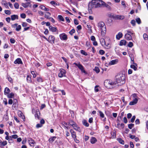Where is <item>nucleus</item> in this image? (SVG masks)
<instances>
[{
    "label": "nucleus",
    "instance_id": "2eb2a0df",
    "mask_svg": "<svg viewBox=\"0 0 148 148\" xmlns=\"http://www.w3.org/2000/svg\"><path fill=\"white\" fill-rule=\"evenodd\" d=\"M102 40L103 43L104 45H105L106 47L108 49H110L111 47V45L109 42H107L106 41H105L103 39H102Z\"/></svg>",
    "mask_w": 148,
    "mask_h": 148
},
{
    "label": "nucleus",
    "instance_id": "bf43d9fd",
    "mask_svg": "<svg viewBox=\"0 0 148 148\" xmlns=\"http://www.w3.org/2000/svg\"><path fill=\"white\" fill-rule=\"evenodd\" d=\"M15 40L13 38H11L10 39V42L11 43L13 44L14 43Z\"/></svg>",
    "mask_w": 148,
    "mask_h": 148
},
{
    "label": "nucleus",
    "instance_id": "4468645a",
    "mask_svg": "<svg viewBox=\"0 0 148 148\" xmlns=\"http://www.w3.org/2000/svg\"><path fill=\"white\" fill-rule=\"evenodd\" d=\"M138 99L137 98H133V100L130 102L129 105H132L136 104L138 102Z\"/></svg>",
    "mask_w": 148,
    "mask_h": 148
},
{
    "label": "nucleus",
    "instance_id": "79ce46f5",
    "mask_svg": "<svg viewBox=\"0 0 148 148\" xmlns=\"http://www.w3.org/2000/svg\"><path fill=\"white\" fill-rule=\"evenodd\" d=\"M112 136V138H114L116 137V133L114 132H112L111 133Z\"/></svg>",
    "mask_w": 148,
    "mask_h": 148
},
{
    "label": "nucleus",
    "instance_id": "e2e57ef3",
    "mask_svg": "<svg viewBox=\"0 0 148 148\" xmlns=\"http://www.w3.org/2000/svg\"><path fill=\"white\" fill-rule=\"evenodd\" d=\"M127 32L128 33L127 34H131V35H134V33L132 32L131 31L127 30Z\"/></svg>",
    "mask_w": 148,
    "mask_h": 148
},
{
    "label": "nucleus",
    "instance_id": "7ed1b4c3",
    "mask_svg": "<svg viewBox=\"0 0 148 148\" xmlns=\"http://www.w3.org/2000/svg\"><path fill=\"white\" fill-rule=\"evenodd\" d=\"M104 85L108 88H111L115 86V83L109 79L106 80L104 82Z\"/></svg>",
    "mask_w": 148,
    "mask_h": 148
},
{
    "label": "nucleus",
    "instance_id": "473e14b6",
    "mask_svg": "<svg viewBox=\"0 0 148 148\" xmlns=\"http://www.w3.org/2000/svg\"><path fill=\"white\" fill-rule=\"evenodd\" d=\"M18 137V136L16 134L13 135L12 136H10V139L9 140V141L10 140H12V138H13L16 139V138H17Z\"/></svg>",
    "mask_w": 148,
    "mask_h": 148
},
{
    "label": "nucleus",
    "instance_id": "6e6d98bb",
    "mask_svg": "<svg viewBox=\"0 0 148 148\" xmlns=\"http://www.w3.org/2000/svg\"><path fill=\"white\" fill-rule=\"evenodd\" d=\"M99 53L101 55H103L105 53V51L103 50H100L99 51Z\"/></svg>",
    "mask_w": 148,
    "mask_h": 148
},
{
    "label": "nucleus",
    "instance_id": "393cba45",
    "mask_svg": "<svg viewBox=\"0 0 148 148\" xmlns=\"http://www.w3.org/2000/svg\"><path fill=\"white\" fill-rule=\"evenodd\" d=\"M10 92L9 89L7 87L5 88L4 91V94L5 95L8 94Z\"/></svg>",
    "mask_w": 148,
    "mask_h": 148
},
{
    "label": "nucleus",
    "instance_id": "a19ab883",
    "mask_svg": "<svg viewBox=\"0 0 148 148\" xmlns=\"http://www.w3.org/2000/svg\"><path fill=\"white\" fill-rule=\"evenodd\" d=\"M21 26L20 25H18L17 26L16 29L17 31H20L21 29Z\"/></svg>",
    "mask_w": 148,
    "mask_h": 148
},
{
    "label": "nucleus",
    "instance_id": "4c0bfd02",
    "mask_svg": "<svg viewBox=\"0 0 148 148\" xmlns=\"http://www.w3.org/2000/svg\"><path fill=\"white\" fill-rule=\"evenodd\" d=\"M94 70L97 73H99V72H100V69L99 67H95V68L94 69Z\"/></svg>",
    "mask_w": 148,
    "mask_h": 148
},
{
    "label": "nucleus",
    "instance_id": "f03ea898",
    "mask_svg": "<svg viewBox=\"0 0 148 148\" xmlns=\"http://www.w3.org/2000/svg\"><path fill=\"white\" fill-rule=\"evenodd\" d=\"M99 28L101 29V34L102 37L105 36L106 32V25L104 22L100 21L98 24Z\"/></svg>",
    "mask_w": 148,
    "mask_h": 148
},
{
    "label": "nucleus",
    "instance_id": "603ef678",
    "mask_svg": "<svg viewBox=\"0 0 148 148\" xmlns=\"http://www.w3.org/2000/svg\"><path fill=\"white\" fill-rule=\"evenodd\" d=\"M21 17L22 18H25L26 17V15L24 13H22L21 14Z\"/></svg>",
    "mask_w": 148,
    "mask_h": 148
},
{
    "label": "nucleus",
    "instance_id": "0e129e2a",
    "mask_svg": "<svg viewBox=\"0 0 148 148\" xmlns=\"http://www.w3.org/2000/svg\"><path fill=\"white\" fill-rule=\"evenodd\" d=\"M38 14L41 16H42L44 15V13L41 11H38Z\"/></svg>",
    "mask_w": 148,
    "mask_h": 148
},
{
    "label": "nucleus",
    "instance_id": "6ab92c4d",
    "mask_svg": "<svg viewBox=\"0 0 148 148\" xmlns=\"http://www.w3.org/2000/svg\"><path fill=\"white\" fill-rule=\"evenodd\" d=\"M118 62V60L117 59H116L114 60H113L110 61L109 62V64L111 65H114L117 64Z\"/></svg>",
    "mask_w": 148,
    "mask_h": 148
},
{
    "label": "nucleus",
    "instance_id": "13d9d810",
    "mask_svg": "<svg viewBox=\"0 0 148 148\" xmlns=\"http://www.w3.org/2000/svg\"><path fill=\"white\" fill-rule=\"evenodd\" d=\"M131 23L133 26H134L135 25L136 22L134 20H132L131 21Z\"/></svg>",
    "mask_w": 148,
    "mask_h": 148
},
{
    "label": "nucleus",
    "instance_id": "dca6fc26",
    "mask_svg": "<svg viewBox=\"0 0 148 148\" xmlns=\"http://www.w3.org/2000/svg\"><path fill=\"white\" fill-rule=\"evenodd\" d=\"M1 3L2 5H4L6 8H9V7L8 6V3L6 1L2 0L1 2Z\"/></svg>",
    "mask_w": 148,
    "mask_h": 148
},
{
    "label": "nucleus",
    "instance_id": "09e8293b",
    "mask_svg": "<svg viewBox=\"0 0 148 148\" xmlns=\"http://www.w3.org/2000/svg\"><path fill=\"white\" fill-rule=\"evenodd\" d=\"M5 13L7 15H10L11 14V12L9 10H5L4 11Z\"/></svg>",
    "mask_w": 148,
    "mask_h": 148
},
{
    "label": "nucleus",
    "instance_id": "2f4dec72",
    "mask_svg": "<svg viewBox=\"0 0 148 148\" xmlns=\"http://www.w3.org/2000/svg\"><path fill=\"white\" fill-rule=\"evenodd\" d=\"M82 123L86 127H87L89 126V124L87 123V121L85 120L82 121Z\"/></svg>",
    "mask_w": 148,
    "mask_h": 148
},
{
    "label": "nucleus",
    "instance_id": "9b49d317",
    "mask_svg": "<svg viewBox=\"0 0 148 148\" xmlns=\"http://www.w3.org/2000/svg\"><path fill=\"white\" fill-rule=\"evenodd\" d=\"M94 4L93 1H92V0L91 2L89 3L88 7V10L89 11L91 10L92 9L95 8Z\"/></svg>",
    "mask_w": 148,
    "mask_h": 148
},
{
    "label": "nucleus",
    "instance_id": "4d7b16f0",
    "mask_svg": "<svg viewBox=\"0 0 148 148\" xmlns=\"http://www.w3.org/2000/svg\"><path fill=\"white\" fill-rule=\"evenodd\" d=\"M135 118H136V117L135 116H132V118L131 119V122H132V123H133L134 122L135 119Z\"/></svg>",
    "mask_w": 148,
    "mask_h": 148
},
{
    "label": "nucleus",
    "instance_id": "774afa93",
    "mask_svg": "<svg viewBox=\"0 0 148 148\" xmlns=\"http://www.w3.org/2000/svg\"><path fill=\"white\" fill-rule=\"evenodd\" d=\"M42 126V125L41 124H38L36 125V127L37 128H38L39 127H40Z\"/></svg>",
    "mask_w": 148,
    "mask_h": 148
},
{
    "label": "nucleus",
    "instance_id": "1a4fd4ad",
    "mask_svg": "<svg viewBox=\"0 0 148 148\" xmlns=\"http://www.w3.org/2000/svg\"><path fill=\"white\" fill-rule=\"evenodd\" d=\"M59 37L61 40H66L67 39V36L64 33L60 34Z\"/></svg>",
    "mask_w": 148,
    "mask_h": 148
},
{
    "label": "nucleus",
    "instance_id": "39448f33",
    "mask_svg": "<svg viewBox=\"0 0 148 148\" xmlns=\"http://www.w3.org/2000/svg\"><path fill=\"white\" fill-rule=\"evenodd\" d=\"M69 124L72 126L75 130L78 132H80V128L78 126L76 123L73 121L72 120H69Z\"/></svg>",
    "mask_w": 148,
    "mask_h": 148
},
{
    "label": "nucleus",
    "instance_id": "de8ad7c7",
    "mask_svg": "<svg viewBox=\"0 0 148 148\" xmlns=\"http://www.w3.org/2000/svg\"><path fill=\"white\" fill-rule=\"evenodd\" d=\"M131 68L134 69V70L136 71L137 70V67L134 65H131L130 66Z\"/></svg>",
    "mask_w": 148,
    "mask_h": 148
},
{
    "label": "nucleus",
    "instance_id": "49530a36",
    "mask_svg": "<svg viewBox=\"0 0 148 148\" xmlns=\"http://www.w3.org/2000/svg\"><path fill=\"white\" fill-rule=\"evenodd\" d=\"M22 6L24 8H27L28 6V3H23L22 4Z\"/></svg>",
    "mask_w": 148,
    "mask_h": 148
},
{
    "label": "nucleus",
    "instance_id": "8fccbe9b",
    "mask_svg": "<svg viewBox=\"0 0 148 148\" xmlns=\"http://www.w3.org/2000/svg\"><path fill=\"white\" fill-rule=\"evenodd\" d=\"M133 44L132 42H129L128 45V46L130 47H132L133 46Z\"/></svg>",
    "mask_w": 148,
    "mask_h": 148
},
{
    "label": "nucleus",
    "instance_id": "6e6552de",
    "mask_svg": "<svg viewBox=\"0 0 148 148\" xmlns=\"http://www.w3.org/2000/svg\"><path fill=\"white\" fill-rule=\"evenodd\" d=\"M125 16L122 15H116L114 16V18L116 20H123L125 19Z\"/></svg>",
    "mask_w": 148,
    "mask_h": 148
},
{
    "label": "nucleus",
    "instance_id": "4be33fe9",
    "mask_svg": "<svg viewBox=\"0 0 148 148\" xmlns=\"http://www.w3.org/2000/svg\"><path fill=\"white\" fill-rule=\"evenodd\" d=\"M57 137L55 136H52L49 139V141L51 143L53 142L56 138Z\"/></svg>",
    "mask_w": 148,
    "mask_h": 148
},
{
    "label": "nucleus",
    "instance_id": "0eeeda50",
    "mask_svg": "<svg viewBox=\"0 0 148 148\" xmlns=\"http://www.w3.org/2000/svg\"><path fill=\"white\" fill-rule=\"evenodd\" d=\"M60 72L58 74V76L60 77H62L65 75L66 71L63 69H60L59 70Z\"/></svg>",
    "mask_w": 148,
    "mask_h": 148
},
{
    "label": "nucleus",
    "instance_id": "338daca9",
    "mask_svg": "<svg viewBox=\"0 0 148 148\" xmlns=\"http://www.w3.org/2000/svg\"><path fill=\"white\" fill-rule=\"evenodd\" d=\"M124 125L123 123H121V126L120 127H119V129H122L124 127Z\"/></svg>",
    "mask_w": 148,
    "mask_h": 148
},
{
    "label": "nucleus",
    "instance_id": "f257e3e1",
    "mask_svg": "<svg viewBox=\"0 0 148 148\" xmlns=\"http://www.w3.org/2000/svg\"><path fill=\"white\" fill-rule=\"evenodd\" d=\"M115 85L121 86L124 84L125 82V77L124 74L120 73L117 74L115 77Z\"/></svg>",
    "mask_w": 148,
    "mask_h": 148
},
{
    "label": "nucleus",
    "instance_id": "864d4df0",
    "mask_svg": "<svg viewBox=\"0 0 148 148\" xmlns=\"http://www.w3.org/2000/svg\"><path fill=\"white\" fill-rule=\"evenodd\" d=\"M14 7L16 9H18L19 8V5L17 3H15L14 4Z\"/></svg>",
    "mask_w": 148,
    "mask_h": 148
},
{
    "label": "nucleus",
    "instance_id": "c9c22d12",
    "mask_svg": "<svg viewBox=\"0 0 148 148\" xmlns=\"http://www.w3.org/2000/svg\"><path fill=\"white\" fill-rule=\"evenodd\" d=\"M58 18L60 20V21H64V19L63 18V16L61 15H59L58 16Z\"/></svg>",
    "mask_w": 148,
    "mask_h": 148
},
{
    "label": "nucleus",
    "instance_id": "a878e982",
    "mask_svg": "<svg viewBox=\"0 0 148 148\" xmlns=\"http://www.w3.org/2000/svg\"><path fill=\"white\" fill-rule=\"evenodd\" d=\"M40 8L42 10L45 11H48L49 10V9L48 8H46L45 6L43 5L40 6Z\"/></svg>",
    "mask_w": 148,
    "mask_h": 148
},
{
    "label": "nucleus",
    "instance_id": "a18cd8bd",
    "mask_svg": "<svg viewBox=\"0 0 148 148\" xmlns=\"http://www.w3.org/2000/svg\"><path fill=\"white\" fill-rule=\"evenodd\" d=\"M134 125L133 124L131 123L128 125V127L129 129H131L134 127Z\"/></svg>",
    "mask_w": 148,
    "mask_h": 148
},
{
    "label": "nucleus",
    "instance_id": "f8f14e48",
    "mask_svg": "<svg viewBox=\"0 0 148 148\" xmlns=\"http://www.w3.org/2000/svg\"><path fill=\"white\" fill-rule=\"evenodd\" d=\"M28 140L30 146L32 147L34 146V145L36 143L31 138H28Z\"/></svg>",
    "mask_w": 148,
    "mask_h": 148
},
{
    "label": "nucleus",
    "instance_id": "9d476101",
    "mask_svg": "<svg viewBox=\"0 0 148 148\" xmlns=\"http://www.w3.org/2000/svg\"><path fill=\"white\" fill-rule=\"evenodd\" d=\"M98 112L99 113V115L101 119H102V120L104 121H106V118L105 117L104 114L101 111L98 110Z\"/></svg>",
    "mask_w": 148,
    "mask_h": 148
},
{
    "label": "nucleus",
    "instance_id": "c85d7f7f",
    "mask_svg": "<svg viewBox=\"0 0 148 148\" xmlns=\"http://www.w3.org/2000/svg\"><path fill=\"white\" fill-rule=\"evenodd\" d=\"M51 15V14L49 12H47L45 14V18L49 19L50 18L49 17Z\"/></svg>",
    "mask_w": 148,
    "mask_h": 148
},
{
    "label": "nucleus",
    "instance_id": "69168bd1",
    "mask_svg": "<svg viewBox=\"0 0 148 148\" xmlns=\"http://www.w3.org/2000/svg\"><path fill=\"white\" fill-rule=\"evenodd\" d=\"M27 24L25 22H23L22 24V25L23 27H25L27 26Z\"/></svg>",
    "mask_w": 148,
    "mask_h": 148
},
{
    "label": "nucleus",
    "instance_id": "ddd939ff",
    "mask_svg": "<svg viewBox=\"0 0 148 148\" xmlns=\"http://www.w3.org/2000/svg\"><path fill=\"white\" fill-rule=\"evenodd\" d=\"M55 41V37L53 36H49L48 41L51 43H54Z\"/></svg>",
    "mask_w": 148,
    "mask_h": 148
},
{
    "label": "nucleus",
    "instance_id": "5701e85b",
    "mask_svg": "<svg viewBox=\"0 0 148 148\" xmlns=\"http://www.w3.org/2000/svg\"><path fill=\"white\" fill-rule=\"evenodd\" d=\"M123 36L122 33L120 32H119L118 34L116 35V37L117 39L119 40Z\"/></svg>",
    "mask_w": 148,
    "mask_h": 148
},
{
    "label": "nucleus",
    "instance_id": "ea45409f",
    "mask_svg": "<svg viewBox=\"0 0 148 148\" xmlns=\"http://www.w3.org/2000/svg\"><path fill=\"white\" fill-rule=\"evenodd\" d=\"M14 96V94L13 92H11L10 94H9L8 95V97L9 98H12Z\"/></svg>",
    "mask_w": 148,
    "mask_h": 148
},
{
    "label": "nucleus",
    "instance_id": "e433bc0d",
    "mask_svg": "<svg viewBox=\"0 0 148 148\" xmlns=\"http://www.w3.org/2000/svg\"><path fill=\"white\" fill-rule=\"evenodd\" d=\"M37 81L38 82H43L42 79L40 77H37Z\"/></svg>",
    "mask_w": 148,
    "mask_h": 148
},
{
    "label": "nucleus",
    "instance_id": "f704fd0d",
    "mask_svg": "<svg viewBox=\"0 0 148 148\" xmlns=\"http://www.w3.org/2000/svg\"><path fill=\"white\" fill-rule=\"evenodd\" d=\"M27 80L28 82L31 83L32 81L31 77L29 75H27Z\"/></svg>",
    "mask_w": 148,
    "mask_h": 148
},
{
    "label": "nucleus",
    "instance_id": "423d86ee",
    "mask_svg": "<svg viewBox=\"0 0 148 148\" xmlns=\"http://www.w3.org/2000/svg\"><path fill=\"white\" fill-rule=\"evenodd\" d=\"M74 64L78 67L81 70L82 72L85 73H86V71L84 69V67L83 66L79 63H74Z\"/></svg>",
    "mask_w": 148,
    "mask_h": 148
},
{
    "label": "nucleus",
    "instance_id": "aec40b11",
    "mask_svg": "<svg viewBox=\"0 0 148 148\" xmlns=\"http://www.w3.org/2000/svg\"><path fill=\"white\" fill-rule=\"evenodd\" d=\"M70 132L71 133L72 137L73 138H76V133L73 130H70Z\"/></svg>",
    "mask_w": 148,
    "mask_h": 148
},
{
    "label": "nucleus",
    "instance_id": "72a5a7b5",
    "mask_svg": "<svg viewBox=\"0 0 148 148\" xmlns=\"http://www.w3.org/2000/svg\"><path fill=\"white\" fill-rule=\"evenodd\" d=\"M117 140L120 144L123 145L124 144V142L121 138H118L117 139Z\"/></svg>",
    "mask_w": 148,
    "mask_h": 148
},
{
    "label": "nucleus",
    "instance_id": "c03bdc74",
    "mask_svg": "<svg viewBox=\"0 0 148 148\" xmlns=\"http://www.w3.org/2000/svg\"><path fill=\"white\" fill-rule=\"evenodd\" d=\"M7 142L5 140L3 142H2L1 146H5L7 144Z\"/></svg>",
    "mask_w": 148,
    "mask_h": 148
},
{
    "label": "nucleus",
    "instance_id": "bb28decb",
    "mask_svg": "<svg viewBox=\"0 0 148 148\" xmlns=\"http://www.w3.org/2000/svg\"><path fill=\"white\" fill-rule=\"evenodd\" d=\"M11 20L12 21H14L15 19H18V17L17 15H13L11 16Z\"/></svg>",
    "mask_w": 148,
    "mask_h": 148
},
{
    "label": "nucleus",
    "instance_id": "680f3d73",
    "mask_svg": "<svg viewBox=\"0 0 148 148\" xmlns=\"http://www.w3.org/2000/svg\"><path fill=\"white\" fill-rule=\"evenodd\" d=\"M31 73L33 75V77L34 78H35L36 77V75L35 73V72L34 71H32L31 72Z\"/></svg>",
    "mask_w": 148,
    "mask_h": 148
},
{
    "label": "nucleus",
    "instance_id": "58836bf2",
    "mask_svg": "<svg viewBox=\"0 0 148 148\" xmlns=\"http://www.w3.org/2000/svg\"><path fill=\"white\" fill-rule=\"evenodd\" d=\"M143 37L145 40H148V36L146 34H143Z\"/></svg>",
    "mask_w": 148,
    "mask_h": 148
},
{
    "label": "nucleus",
    "instance_id": "f3484780",
    "mask_svg": "<svg viewBox=\"0 0 148 148\" xmlns=\"http://www.w3.org/2000/svg\"><path fill=\"white\" fill-rule=\"evenodd\" d=\"M14 63L15 64H23V62L21 59L20 58H18L16 60L14 61Z\"/></svg>",
    "mask_w": 148,
    "mask_h": 148
},
{
    "label": "nucleus",
    "instance_id": "052dcab7",
    "mask_svg": "<svg viewBox=\"0 0 148 148\" xmlns=\"http://www.w3.org/2000/svg\"><path fill=\"white\" fill-rule=\"evenodd\" d=\"M91 40L93 41H95V38L94 36H92L90 37Z\"/></svg>",
    "mask_w": 148,
    "mask_h": 148
},
{
    "label": "nucleus",
    "instance_id": "c756f323",
    "mask_svg": "<svg viewBox=\"0 0 148 148\" xmlns=\"http://www.w3.org/2000/svg\"><path fill=\"white\" fill-rule=\"evenodd\" d=\"M100 89V88L97 85L95 87V92H97L99 91Z\"/></svg>",
    "mask_w": 148,
    "mask_h": 148
},
{
    "label": "nucleus",
    "instance_id": "37998d69",
    "mask_svg": "<svg viewBox=\"0 0 148 148\" xmlns=\"http://www.w3.org/2000/svg\"><path fill=\"white\" fill-rule=\"evenodd\" d=\"M136 20L137 23L138 24H140L141 21L140 19L139 18H136Z\"/></svg>",
    "mask_w": 148,
    "mask_h": 148
},
{
    "label": "nucleus",
    "instance_id": "20e7f679",
    "mask_svg": "<svg viewBox=\"0 0 148 148\" xmlns=\"http://www.w3.org/2000/svg\"><path fill=\"white\" fill-rule=\"evenodd\" d=\"M95 8L101 7L104 2L102 0H92Z\"/></svg>",
    "mask_w": 148,
    "mask_h": 148
},
{
    "label": "nucleus",
    "instance_id": "a211bd4d",
    "mask_svg": "<svg viewBox=\"0 0 148 148\" xmlns=\"http://www.w3.org/2000/svg\"><path fill=\"white\" fill-rule=\"evenodd\" d=\"M125 38L128 40H131L132 39V38L131 34H126L125 35Z\"/></svg>",
    "mask_w": 148,
    "mask_h": 148
},
{
    "label": "nucleus",
    "instance_id": "5fc2aeb1",
    "mask_svg": "<svg viewBox=\"0 0 148 148\" xmlns=\"http://www.w3.org/2000/svg\"><path fill=\"white\" fill-rule=\"evenodd\" d=\"M81 53L82 54L84 55L85 56H87V53L85 52L83 50H81Z\"/></svg>",
    "mask_w": 148,
    "mask_h": 148
},
{
    "label": "nucleus",
    "instance_id": "cd10ccee",
    "mask_svg": "<svg viewBox=\"0 0 148 148\" xmlns=\"http://www.w3.org/2000/svg\"><path fill=\"white\" fill-rule=\"evenodd\" d=\"M104 6L105 7H106L107 8H108L109 10H111L112 8H111L112 6L106 4V3H105L104 2V3H103V4L102 6Z\"/></svg>",
    "mask_w": 148,
    "mask_h": 148
},
{
    "label": "nucleus",
    "instance_id": "412c9836",
    "mask_svg": "<svg viewBox=\"0 0 148 148\" xmlns=\"http://www.w3.org/2000/svg\"><path fill=\"white\" fill-rule=\"evenodd\" d=\"M49 29L50 31H51L52 32H55L57 30V28L55 27L50 26L49 27Z\"/></svg>",
    "mask_w": 148,
    "mask_h": 148
},
{
    "label": "nucleus",
    "instance_id": "7c9ffc66",
    "mask_svg": "<svg viewBox=\"0 0 148 148\" xmlns=\"http://www.w3.org/2000/svg\"><path fill=\"white\" fill-rule=\"evenodd\" d=\"M126 41L124 40H121L119 44V45L120 46H122L123 45H125L126 44Z\"/></svg>",
    "mask_w": 148,
    "mask_h": 148
},
{
    "label": "nucleus",
    "instance_id": "b1692460",
    "mask_svg": "<svg viewBox=\"0 0 148 148\" xmlns=\"http://www.w3.org/2000/svg\"><path fill=\"white\" fill-rule=\"evenodd\" d=\"M97 140L96 138L94 137H92L90 139V142L92 144H94L97 142Z\"/></svg>",
    "mask_w": 148,
    "mask_h": 148
},
{
    "label": "nucleus",
    "instance_id": "3c124183",
    "mask_svg": "<svg viewBox=\"0 0 148 148\" xmlns=\"http://www.w3.org/2000/svg\"><path fill=\"white\" fill-rule=\"evenodd\" d=\"M75 32V30L74 29H73L69 32V33L70 34L72 35Z\"/></svg>",
    "mask_w": 148,
    "mask_h": 148
}]
</instances>
